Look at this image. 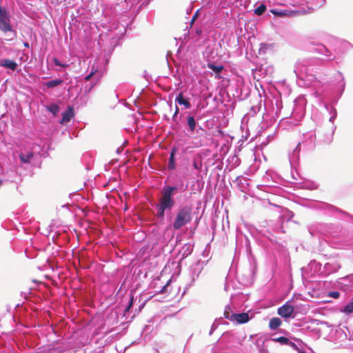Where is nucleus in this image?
I'll return each mask as SVG.
<instances>
[{
	"label": "nucleus",
	"mask_w": 353,
	"mask_h": 353,
	"mask_svg": "<svg viewBox=\"0 0 353 353\" xmlns=\"http://www.w3.org/2000/svg\"><path fill=\"white\" fill-rule=\"evenodd\" d=\"M177 187L174 185H164L160 192V196L155 204L157 216L163 219L165 214L170 213L174 208L176 201L174 198Z\"/></svg>",
	"instance_id": "nucleus-1"
},
{
	"label": "nucleus",
	"mask_w": 353,
	"mask_h": 353,
	"mask_svg": "<svg viewBox=\"0 0 353 353\" xmlns=\"http://www.w3.org/2000/svg\"><path fill=\"white\" fill-rule=\"evenodd\" d=\"M316 61L311 59H300L294 65V72L300 79L309 83L314 82L316 79V73L319 68L316 65Z\"/></svg>",
	"instance_id": "nucleus-2"
},
{
	"label": "nucleus",
	"mask_w": 353,
	"mask_h": 353,
	"mask_svg": "<svg viewBox=\"0 0 353 353\" xmlns=\"http://www.w3.org/2000/svg\"><path fill=\"white\" fill-rule=\"evenodd\" d=\"M192 207L190 205H180L176 210L171 228L174 230H179L192 220Z\"/></svg>",
	"instance_id": "nucleus-3"
},
{
	"label": "nucleus",
	"mask_w": 353,
	"mask_h": 353,
	"mask_svg": "<svg viewBox=\"0 0 353 353\" xmlns=\"http://www.w3.org/2000/svg\"><path fill=\"white\" fill-rule=\"evenodd\" d=\"M316 132L314 130L308 131L303 134L301 142L298 143L296 148L289 155V161L292 165L298 160L301 145H303L306 150H312L316 145Z\"/></svg>",
	"instance_id": "nucleus-4"
},
{
	"label": "nucleus",
	"mask_w": 353,
	"mask_h": 353,
	"mask_svg": "<svg viewBox=\"0 0 353 353\" xmlns=\"http://www.w3.org/2000/svg\"><path fill=\"white\" fill-rule=\"evenodd\" d=\"M11 14L6 7L0 6V31L6 34L11 33L12 37L8 39V41H12L17 36V32L13 29L11 23Z\"/></svg>",
	"instance_id": "nucleus-5"
},
{
	"label": "nucleus",
	"mask_w": 353,
	"mask_h": 353,
	"mask_svg": "<svg viewBox=\"0 0 353 353\" xmlns=\"http://www.w3.org/2000/svg\"><path fill=\"white\" fill-rule=\"evenodd\" d=\"M204 266V261L199 260L192 263L189 268V275L191 278V282L193 283L198 279L202 272Z\"/></svg>",
	"instance_id": "nucleus-6"
},
{
	"label": "nucleus",
	"mask_w": 353,
	"mask_h": 353,
	"mask_svg": "<svg viewBox=\"0 0 353 353\" xmlns=\"http://www.w3.org/2000/svg\"><path fill=\"white\" fill-rule=\"evenodd\" d=\"M294 312V307L289 304L288 302L279 307L277 310V313L281 317L287 319L292 316Z\"/></svg>",
	"instance_id": "nucleus-7"
},
{
	"label": "nucleus",
	"mask_w": 353,
	"mask_h": 353,
	"mask_svg": "<svg viewBox=\"0 0 353 353\" xmlns=\"http://www.w3.org/2000/svg\"><path fill=\"white\" fill-rule=\"evenodd\" d=\"M338 285L343 290H347L353 288V274H350L339 279Z\"/></svg>",
	"instance_id": "nucleus-8"
},
{
	"label": "nucleus",
	"mask_w": 353,
	"mask_h": 353,
	"mask_svg": "<svg viewBox=\"0 0 353 353\" xmlns=\"http://www.w3.org/2000/svg\"><path fill=\"white\" fill-rule=\"evenodd\" d=\"M228 319L231 321H236L239 324L245 323L249 321L250 317L248 313L232 314L230 317L228 316Z\"/></svg>",
	"instance_id": "nucleus-9"
},
{
	"label": "nucleus",
	"mask_w": 353,
	"mask_h": 353,
	"mask_svg": "<svg viewBox=\"0 0 353 353\" xmlns=\"http://www.w3.org/2000/svg\"><path fill=\"white\" fill-rule=\"evenodd\" d=\"M0 67L14 72L17 69L18 63L15 61L9 59H0Z\"/></svg>",
	"instance_id": "nucleus-10"
},
{
	"label": "nucleus",
	"mask_w": 353,
	"mask_h": 353,
	"mask_svg": "<svg viewBox=\"0 0 353 353\" xmlns=\"http://www.w3.org/2000/svg\"><path fill=\"white\" fill-rule=\"evenodd\" d=\"M272 341H273L274 342L280 343L281 344H283V345H290L294 350H296L298 353H306L305 351L298 348L297 346L294 343H292L291 341H290V340L285 336L273 338V339H272Z\"/></svg>",
	"instance_id": "nucleus-11"
},
{
	"label": "nucleus",
	"mask_w": 353,
	"mask_h": 353,
	"mask_svg": "<svg viewBox=\"0 0 353 353\" xmlns=\"http://www.w3.org/2000/svg\"><path fill=\"white\" fill-rule=\"evenodd\" d=\"M175 102L179 105H184L185 109L191 108V103L189 99L185 98L182 92H180L176 97Z\"/></svg>",
	"instance_id": "nucleus-12"
},
{
	"label": "nucleus",
	"mask_w": 353,
	"mask_h": 353,
	"mask_svg": "<svg viewBox=\"0 0 353 353\" xmlns=\"http://www.w3.org/2000/svg\"><path fill=\"white\" fill-rule=\"evenodd\" d=\"M314 50L320 54H323V55H325V57H331V52L329 49H327L324 45L323 44H321V43H318L316 44L314 48Z\"/></svg>",
	"instance_id": "nucleus-13"
},
{
	"label": "nucleus",
	"mask_w": 353,
	"mask_h": 353,
	"mask_svg": "<svg viewBox=\"0 0 353 353\" xmlns=\"http://www.w3.org/2000/svg\"><path fill=\"white\" fill-rule=\"evenodd\" d=\"M193 250V245L191 244V243H185L181 250V256H182V258L184 259V258H186L187 256H188L192 252Z\"/></svg>",
	"instance_id": "nucleus-14"
},
{
	"label": "nucleus",
	"mask_w": 353,
	"mask_h": 353,
	"mask_svg": "<svg viewBox=\"0 0 353 353\" xmlns=\"http://www.w3.org/2000/svg\"><path fill=\"white\" fill-rule=\"evenodd\" d=\"M335 79L338 81V86L340 90L341 94L343 92L345 82L344 81V77L343 74L340 72H337L335 74Z\"/></svg>",
	"instance_id": "nucleus-15"
},
{
	"label": "nucleus",
	"mask_w": 353,
	"mask_h": 353,
	"mask_svg": "<svg viewBox=\"0 0 353 353\" xmlns=\"http://www.w3.org/2000/svg\"><path fill=\"white\" fill-rule=\"evenodd\" d=\"M63 81L61 79H55L43 83V86L47 88H52L62 84Z\"/></svg>",
	"instance_id": "nucleus-16"
},
{
	"label": "nucleus",
	"mask_w": 353,
	"mask_h": 353,
	"mask_svg": "<svg viewBox=\"0 0 353 353\" xmlns=\"http://www.w3.org/2000/svg\"><path fill=\"white\" fill-rule=\"evenodd\" d=\"M72 116V108H70L68 110H66L62 113V118L60 123L63 124L69 122L71 120Z\"/></svg>",
	"instance_id": "nucleus-17"
},
{
	"label": "nucleus",
	"mask_w": 353,
	"mask_h": 353,
	"mask_svg": "<svg viewBox=\"0 0 353 353\" xmlns=\"http://www.w3.org/2000/svg\"><path fill=\"white\" fill-rule=\"evenodd\" d=\"M187 124L188 126V131L190 132H193L196 126V122L193 116H188L187 118Z\"/></svg>",
	"instance_id": "nucleus-18"
},
{
	"label": "nucleus",
	"mask_w": 353,
	"mask_h": 353,
	"mask_svg": "<svg viewBox=\"0 0 353 353\" xmlns=\"http://www.w3.org/2000/svg\"><path fill=\"white\" fill-rule=\"evenodd\" d=\"M281 325V321L279 318L274 317L270 320L269 327L271 330H274Z\"/></svg>",
	"instance_id": "nucleus-19"
},
{
	"label": "nucleus",
	"mask_w": 353,
	"mask_h": 353,
	"mask_svg": "<svg viewBox=\"0 0 353 353\" xmlns=\"http://www.w3.org/2000/svg\"><path fill=\"white\" fill-rule=\"evenodd\" d=\"M325 108L327 111H329L330 114H331L329 121L331 123H334V120L336 118L337 116V111L335 108L332 106H329L328 105H325Z\"/></svg>",
	"instance_id": "nucleus-20"
},
{
	"label": "nucleus",
	"mask_w": 353,
	"mask_h": 353,
	"mask_svg": "<svg viewBox=\"0 0 353 353\" xmlns=\"http://www.w3.org/2000/svg\"><path fill=\"white\" fill-rule=\"evenodd\" d=\"M208 68L211 69L216 74H219L224 68L222 65H216L214 62H208Z\"/></svg>",
	"instance_id": "nucleus-21"
},
{
	"label": "nucleus",
	"mask_w": 353,
	"mask_h": 353,
	"mask_svg": "<svg viewBox=\"0 0 353 353\" xmlns=\"http://www.w3.org/2000/svg\"><path fill=\"white\" fill-rule=\"evenodd\" d=\"M19 158L22 163H28L33 158V153L30 152L26 154L21 153L19 156Z\"/></svg>",
	"instance_id": "nucleus-22"
},
{
	"label": "nucleus",
	"mask_w": 353,
	"mask_h": 353,
	"mask_svg": "<svg viewBox=\"0 0 353 353\" xmlns=\"http://www.w3.org/2000/svg\"><path fill=\"white\" fill-rule=\"evenodd\" d=\"M341 312L347 314H350L353 312V299L343 307Z\"/></svg>",
	"instance_id": "nucleus-23"
},
{
	"label": "nucleus",
	"mask_w": 353,
	"mask_h": 353,
	"mask_svg": "<svg viewBox=\"0 0 353 353\" xmlns=\"http://www.w3.org/2000/svg\"><path fill=\"white\" fill-rule=\"evenodd\" d=\"M265 10L266 6L264 3H261L254 9V12L255 14L261 16L265 12Z\"/></svg>",
	"instance_id": "nucleus-24"
},
{
	"label": "nucleus",
	"mask_w": 353,
	"mask_h": 353,
	"mask_svg": "<svg viewBox=\"0 0 353 353\" xmlns=\"http://www.w3.org/2000/svg\"><path fill=\"white\" fill-rule=\"evenodd\" d=\"M47 110L52 114L56 115L59 112V106L55 103H52L47 107Z\"/></svg>",
	"instance_id": "nucleus-25"
},
{
	"label": "nucleus",
	"mask_w": 353,
	"mask_h": 353,
	"mask_svg": "<svg viewBox=\"0 0 353 353\" xmlns=\"http://www.w3.org/2000/svg\"><path fill=\"white\" fill-rule=\"evenodd\" d=\"M303 187L309 190H315L318 188V185L312 181H307L304 183Z\"/></svg>",
	"instance_id": "nucleus-26"
},
{
	"label": "nucleus",
	"mask_w": 353,
	"mask_h": 353,
	"mask_svg": "<svg viewBox=\"0 0 353 353\" xmlns=\"http://www.w3.org/2000/svg\"><path fill=\"white\" fill-rule=\"evenodd\" d=\"M176 168L175 157H169V161L168 163V169L172 170Z\"/></svg>",
	"instance_id": "nucleus-27"
},
{
	"label": "nucleus",
	"mask_w": 353,
	"mask_h": 353,
	"mask_svg": "<svg viewBox=\"0 0 353 353\" xmlns=\"http://www.w3.org/2000/svg\"><path fill=\"white\" fill-rule=\"evenodd\" d=\"M270 12L271 13H272L273 14H274L276 16H279V17L285 16L287 14V10H279L277 9H271L270 10Z\"/></svg>",
	"instance_id": "nucleus-28"
},
{
	"label": "nucleus",
	"mask_w": 353,
	"mask_h": 353,
	"mask_svg": "<svg viewBox=\"0 0 353 353\" xmlns=\"http://www.w3.org/2000/svg\"><path fill=\"white\" fill-rule=\"evenodd\" d=\"M335 130H336V126L333 125L332 127V132H331V133L328 136H327L326 138L324 139V141L326 143L329 144V143H330L332 141L333 135H334Z\"/></svg>",
	"instance_id": "nucleus-29"
},
{
	"label": "nucleus",
	"mask_w": 353,
	"mask_h": 353,
	"mask_svg": "<svg viewBox=\"0 0 353 353\" xmlns=\"http://www.w3.org/2000/svg\"><path fill=\"white\" fill-rule=\"evenodd\" d=\"M170 282H171V280L168 281L166 284L164 285L163 287H161V288L160 289L159 291H157V293H159V294L168 293L169 292V287H170Z\"/></svg>",
	"instance_id": "nucleus-30"
},
{
	"label": "nucleus",
	"mask_w": 353,
	"mask_h": 353,
	"mask_svg": "<svg viewBox=\"0 0 353 353\" xmlns=\"http://www.w3.org/2000/svg\"><path fill=\"white\" fill-rule=\"evenodd\" d=\"M328 210L334 214H343L345 212L332 205H328Z\"/></svg>",
	"instance_id": "nucleus-31"
},
{
	"label": "nucleus",
	"mask_w": 353,
	"mask_h": 353,
	"mask_svg": "<svg viewBox=\"0 0 353 353\" xmlns=\"http://www.w3.org/2000/svg\"><path fill=\"white\" fill-rule=\"evenodd\" d=\"M53 62L54 63L55 65L57 66H59V67H62V68H66L68 67V64L67 63H62L56 57H54L53 58Z\"/></svg>",
	"instance_id": "nucleus-32"
},
{
	"label": "nucleus",
	"mask_w": 353,
	"mask_h": 353,
	"mask_svg": "<svg viewBox=\"0 0 353 353\" xmlns=\"http://www.w3.org/2000/svg\"><path fill=\"white\" fill-rule=\"evenodd\" d=\"M232 314H233L232 312V310H231V307L230 305H227L225 308V310H224V316L225 319H228V317H230L232 316Z\"/></svg>",
	"instance_id": "nucleus-33"
},
{
	"label": "nucleus",
	"mask_w": 353,
	"mask_h": 353,
	"mask_svg": "<svg viewBox=\"0 0 353 353\" xmlns=\"http://www.w3.org/2000/svg\"><path fill=\"white\" fill-rule=\"evenodd\" d=\"M192 165L195 170H196L197 171H201V168H202V162L201 161L198 162L197 161L194 160Z\"/></svg>",
	"instance_id": "nucleus-34"
},
{
	"label": "nucleus",
	"mask_w": 353,
	"mask_h": 353,
	"mask_svg": "<svg viewBox=\"0 0 353 353\" xmlns=\"http://www.w3.org/2000/svg\"><path fill=\"white\" fill-rule=\"evenodd\" d=\"M97 69H94V68L92 67L91 72H90V74L85 76V79L87 81L89 80L97 72Z\"/></svg>",
	"instance_id": "nucleus-35"
},
{
	"label": "nucleus",
	"mask_w": 353,
	"mask_h": 353,
	"mask_svg": "<svg viewBox=\"0 0 353 353\" xmlns=\"http://www.w3.org/2000/svg\"><path fill=\"white\" fill-rule=\"evenodd\" d=\"M330 296L334 299H337L340 296V293L337 291L331 292L329 294Z\"/></svg>",
	"instance_id": "nucleus-36"
},
{
	"label": "nucleus",
	"mask_w": 353,
	"mask_h": 353,
	"mask_svg": "<svg viewBox=\"0 0 353 353\" xmlns=\"http://www.w3.org/2000/svg\"><path fill=\"white\" fill-rule=\"evenodd\" d=\"M218 325L216 323V322H214L213 324L211 326L210 331L209 332L210 335H212V333L217 329Z\"/></svg>",
	"instance_id": "nucleus-37"
},
{
	"label": "nucleus",
	"mask_w": 353,
	"mask_h": 353,
	"mask_svg": "<svg viewBox=\"0 0 353 353\" xmlns=\"http://www.w3.org/2000/svg\"><path fill=\"white\" fill-rule=\"evenodd\" d=\"M177 152V149L175 147H172L170 153V157H175V154Z\"/></svg>",
	"instance_id": "nucleus-38"
},
{
	"label": "nucleus",
	"mask_w": 353,
	"mask_h": 353,
	"mask_svg": "<svg viewBox=\"0 0 353 353\" xmlns=\"http://www.w3.org/2000/svg\"><path fill=\"white\" fill-rule=\"evenodd\" d=\"M132 304H133V298H132V297H131V298H130V302H129V304H128V305L126 307V308H125V312L129 311V310H130V307H132Z\"/></svg>",
	"instance_id": "nucleus-39"
},
{
	"label": "nucleus",
	"mask_w": 353,
	"mask_h": 353,
	"mask_svg": "<svg viewBox=\"0 0 353 353\" xmlns=\"http://www.w3.org/2000/svg\"><path fill=\"white\" fill-rule=\"evenodd\" d=\"M198 14H199V10H197V11L194 13V14L193 15V17H192V23L194 20H196V18H197V17H198Z\"/></svg>",
	"instance_id": "nucleus-40"
},
{
	"label": "nucleus",
	"mask_w": 353,
	"mask_h": 353,
	"mask_svg": "<svg viewBox=\"0 0 353 353\" xmlns=\"http://www.w3.org/2000/svg\"><path fill=\"white\" fill-rule=\"evenodd\" d=\"M196 34L198 35V36H200L202 34V30L201 29H196Z\"/></svg>",
	"instance_id": "nucleus-41"
},
{
	"label": "nucleus",
	"mask_w": 353,
	"mask_h": 353,
	"mask_svg": "<svg viewBox=\"0 0 353 353\" xmlns=\"http://www.w3.org/2000/svg\"><path fill=\"white\" fill-rule=\"evenodd\" d=\"M330 266H331V265L330 263H327L325 265V268H326L327 270H330Z\"/></svg>",
	"instance_id": "nucleus-42"
},
{
	"label": "nucleus",
	"mask_w": 353,
	"mask_h": 353,
	"mask_svg": "<svg viewBox=\"0 0 353 353\" xmlns=\"http://www.w3.org/2000/svg\"><path fill=\"white\" fill-rule=\"evenodd\" d=\"M179 108L177 105H176L174 112L176 114H179Z\"/></svg>",
	"instance_id": "nucleus-43"
},
{
	"label": "nucleus",
	"mask_w": 353,
	"mask_h": 353,
	"mask_svg": "<svg viewBox=\"0 0 353 353\" xmlns=\"http://www.w3.org/2000/svg\"><path fill=\"white\" fill-rule=\"evenodd\" d=\"M23 46H24L26 48H29V43H28V42H24V43H23Z\"/></svg>",
	"instance_id": "nucleus-44"
},
{
	"label": "nucleus",
	"mask_w": 353,
	"mask_h": 353,
	"mask_svg": "<svg viewBox=\"0 0 353 353\" xmlns=\"http://www.w3.org/2000/svg\"><path fill=\"white\" fill-rule=\"evenodd\" d=\"M339 268H340V266H339V265H336V267H335V268H334V271H336V270H337L338 269H339Z\"/></svg>",
	"instance_id": "nucleus-45"
},
{
	"label": "nucleus",
	"mask_w": 353,
	"mask_h": 353,
	"mask_svg": "<svg viewBox=\"0 0 353 353\" xmlns=\"http://www.w3.org/2000/svg\"><path fill=\"white\" fill-rule=\"evenodd\" d=\"M177 115H178V114L174 112L173 114L172 119H174V118H176L177 117Z\"/></svg>",
	"instance_id": "nucleus-46"
},
{
	"label": "nucleus",
	"mask_w": 353,
	"mask_h": 353,
	"mask_svg": "<svg viewBox=\"0 0 353 353\" xmlns=\"http://www.w3.org/2000/svg\"><path fill=\"white\" fill-rule=\"evenodd\" d=\"M233 159H236V162L235 163H237V161H239V159L236 157H233Z\"/></svg>",
	"instance_id": "nucleus-47"
},
{
	"label": "nucleus",
	"mask_w": 353,
	"mask_h": 353,
	"mask_svg": "<svg viewBox=\"0 0 353 353\" xmlns=\"http://www.w3.org/2000/svg\"><path fill=\"white\" fill-rule=\"evenodd\" d=\"M212 353H219V352L217 351H216L215 350H213Z\"/></svg>",
	"instance_id": "nucleus-48"
},
{
	"label": "nucleus",
	"mask_w": 353,
	"mask_h": 353,
	"mask_svg": "<svg viewBox=\"0 0 353 353\" xmlns=\"http://www.w3.org/2000/svg\"><path fill=\"white\" fill-rule=\"evenodd\" d=\"M117 153H119L120 152V149L118 148L117 150Z\"/></svg>",
	"instance_id": "nucleus-49"
}]
</instances>
